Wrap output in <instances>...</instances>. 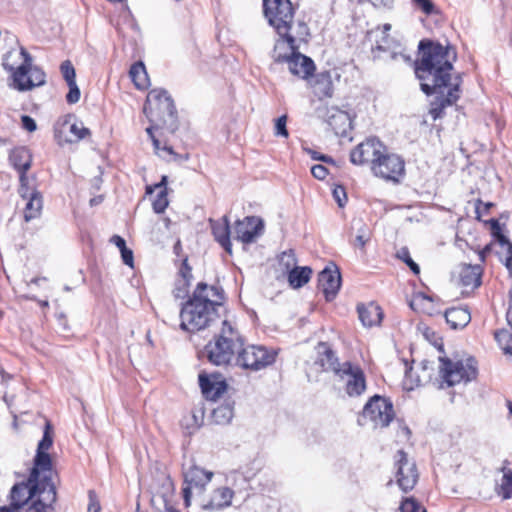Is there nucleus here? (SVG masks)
<instances>
[{
  "mask_svg": "<svg viewBox=\"0 0 512 512\" xmlns=\"http://www.w3.org/2000/svg\"><path fill=\"white\" fill-rule=\"evenodd\" d=\"M419 50L421 57L415 62V74L420 81L421 90L426 95H431L449 87L446 96L437 97L431 103L429 114L436 120L442 117L445 107L454 104L460 97L462 74H456L451 82L457 52L449 44L444 46L430 40L420 41Z\"/></svg>",
  "mask_w": 512,
  "mask_h": 512,
  "instance_id": "obj_1",
  "label": "nucleus"
},
{
  "mask_svg": "<svg viewBox=\"0 0 512 512\" xmlns=\"http://www.w3.org/2000/svg\"><path fill=\"white\" fill-rule=\"evenodd\" d=\"M225 301V292L221 286L199 282L180 310V328L191 333L209 328L220 318L221 311L225 310Z\"/></svg>",
  "mask_w": 512,
  "mask_h": 512,
  "instance_id": "obj_2",
  "label": "nucleus"
},
{
  "mask_svg": "<svg viewBox=\"0 0 512 512\" xmlns=\"http://www.w3.org/2000/svg\"><path fill=\"white\" fill-rule=\"evenodd\" d=\"M56 487L51 477L44 476L40 482L15 484L10 493V505L25 512H49L56 502Z\"/></svg>",
  "mask_w": 512,
  "mask_h": 512,
  "instance_id": "obj_3",
  "label": "nucleus"
},
{
  "mask_svg": "<svg viewBox=\"0 0 512 512\" xmlns=\"http://www.w3.org/2000/svg\"><path fill=\"white\" fill-rule=\"evenodd\" d=\"M221 323L220 331L204 347L208 361L216 366L230 364L244 345L243 337L230 321L225 319Z\"/></svg>",
  "mask_w": 512,
  "mask_h": 512,
  "instance_id": "obj_4",
  "label": "nucleus"
},
{
  "mask_svg": "<svg viewBox=\"0 0 512 512\" xmlns=\"http://www.w3.org/2000/svg\"><path fill=\"white\" fill-rule=\"evenodd\" d=\"M2 65L12 74L14 87L19 91L30 90L45 83V73L40 68L32 66V57L24 48H21L20 52H7Z\"/></svg>",
  "mask_w": 512,
  "mask_h": 512,
  "instance_id": "obj_5",
  "label": "nucleus"
},
{
  "mask_svg": "<svg viewBox=\"0 0 512 512\" xmlns=\"http://www.w3.org/2000/svg\"><path fill=\"white\" fill-rule=\"evenodd\" d=\"M439 376L441 386H455L468 383L476 379L478 374L477 362L473 357L453 360L446 356H439Z\"/></svg>",
  "mask_w": 512,
  "mask_h": 512,
  "instance_id": "obj_6",
  "label": "nucleus"
},
{
  "mask_svg": "<svg viewBox=\"0 0 512 512\" xmlns=\"http://www.w3.org/2000/svg\"><path fill=\"white\" fill-rule=\"evenodd\" d=\"M263 12L277 35L288 36V40L293 42V37L289 33L296 26L297 21H294L295 9L292 2L290 0H263Z\"/></svg>",
  "mask_w": 512,
  "mask_h": 512,
  "instance_id": "obj_7",
  "label": "nucleus"
},
{
  "mask_svg": "<svg viewBox=\"0 0 512 512\" xmlns=\"http://www.w3.org/2000/svg\"><path fill=\"white\" fill-rule=\"evenodd\" d=\"M277 356V351L263 345H244L239 349L235 358L236 365L244 370L257 372L272 365Z\"/></svg>",
  "mask_w": 512,
  "mask_h": 512,
  "instance_id": "obj_8",
  "label": "nucleus"
},
{
  "mask_svg": "<svg viewBox=\"0 0 512 512\" xmlns=\"http://www.w3.org/2000/svg\"><path fill=\"white\" fill-rule=\"evenodd\" d=\"M289 34L293 37V42L288 40V36L278 35L274 43L271 57L276 63H284L292 52L299 49V43L307 41L310 36V30L306 22L299 19L297 20L296 26L293 27V30H291Z\"/></svg>",
  "mask_w": 512,
  "mask_h": 512,
  "instance_id": "obj_9",
  "label": "nucleus"
},
{
  "mask_svg": "<svg viewBox=\"0 0 512 512\" xmlns=\"http://www.w3.org/2000/svg\"><path fill=\"white\" fill-rule=\"evenodd\" d=\"M371 171L376 177L398 183L405 174V162L401 156L389 153L385 147L384 153H381Z\"/></svg>",
  "mask_w": 512,
  "mask_h": 512,
  "instance_id": "obj_10",
  "label": "nucleus"
},
{
  "mask_svg": "<svg viewBox=\"0 0 512 512\" xmlns=\"http://www.w3.org/2000/svg\"><path fill=\"white\" fill-rule=\"evenodd\" d=\"M363 417L375 427H386L394 418L393 404L389 399L374 395L363 408Z\"/></svg>",
  "mask_w": 512,
  "mask_h": 512,
  "instance_id": "obj_11",
  "label": "nucleus"
},
{
  "mask_svg": "<svg viewBox=\"0 0 512 512\" xmlns=\"http://www.w3.org/2000/svg\"><path fill=\"white\" fill-rule=\"evenodd\" d=\"M396 482L403 492L412 490L419 478L416 463L408 458L407 453L398 450L395 454Z\"/></svg>",
  "mask_w": 512,
  "mask_h": 512,
  "instance_id": "obj_12",
  "label": "nucleus"
},
{
  "mask_svg": "<svg viewBox=\"0 0 512 512\" xmlns=\"http://www.w3.org/2000/svg\"><path fill=\"white\" fill-rule=\"evenodd\" d=\"M183 475L185 486L182 489V494L185 506L189 507L191 505L192 490L196 489L199 493H202L207 484L211 481L213 472L192 465L183 472Z\"/></svg>",
  "mask_w": 512,
  "mask_h": 512,
  "instance_id": "obj_13",
  "label": "nucleus"
},
{
  "mask_svg": "<svg viewBox=\"0 0 512 512\" xmlns=\"http://www.w3.org/2000/svg\"><path fill=\"white\" fill-rule=\"evenodd\" d=\"M385 147L379 139L375 137L367 138L351 150L350 161L358 166L369 164L372 169L381 153H384Z\"/></svg>",
  "mask_w": 512,
  "mask_h": 512,
  "instance_id": "obj_14",
  "label": "nucleus"
},
{
  "mask_svg": "<svg viewBox=\"0 0 512 512\" xmlns=\"http://www.w3.org/2000/svg\"><path fill=\"white\" fill-rule=\"evenodd\" d=\"M263 231L264 222L257 216H247L234 224V238L243 244L254 243Z\"/></svg>",
  "mask_w": 512,
  "mask_h": 512,
  "instance_id": "obj_15",
  "label": "nucleus"
},
{
  "mask_svg": "<svg viewBox=\"0 0 512 512\" xmlns=\"http://www.w3.org/2000/svg\"><path fill=\"white\" fill-rule=\"evenodd\" d=\"M337 377L346 380L345 391L350 397H358L366 390V378L359 365H354L349 361L344 362V369Z\"/></svg>",
  "mask_w": 512,
  "mask_h": 512,
  "instance_id": "obj_16",
  "label": "nucleus"
},
{
  "mask_svg": "<svg viewBox=\"0 0 512 512\" xmlns=\"http://www.w3.org/2000/svg\"><path fill=\"white\" fill-rule=\"evenodd\" d=\"M318 284L325 299L332 301L341 287V274L338 268L336 266L324 268L318 275Z\"/></svg>",
  "mask_w": 512,
  "mask_h": 512,
  "instance_id": "obj_17",
  "label": "nucleus"
},
{
  "mask_svg": "<svg viewBox=\"0 0 512 512\" xmlns=\"http://www.w3.org/2000/svg\"><path fill=\"white\" fill-rule=\"evenodd\" d=\"M284 63H287L288 69L292 75L301 79H307L315 70L312 59L300 53L299 49L292 52Z\"/></svg>",
  "mask_w": 512,
  "mask_h": 512,
  "instance_id": "obj_18",
  "label": "nucleus"
},
{
  "mask_svg": "<svg viewBox=\"0 0 512 512\" xmlns=\"http://www.w3.org/2000/svg\"><path fill=\"white\" fill-rule=\"evenodd\" d=\"M9 160L11 165L18 171L19 180L21 184V192L24 186L27 184L28 179L26 172L30 169L32 163V156L30 151L26 147L14 148L10 155Z\"/></svg>",
  "mask_w": 512,
  "mask_h": 512,
  "instance_id": "obj_19",
  "label": "nucleus"
},
{
  "mask_svg": "<svg viewBox=\"0 0 512 512\" xmlns=\"http://www.w3.org/2000/svg\"><path fill=\"white\" fill-rule=\"evenodd\" d=\"M316 363L319 364L324 371H331L336 376L344 369V362H339L335 352L326 342H320L317 345Z\"/></svg>",
  "mask_w": 512,
  "mask_h": 512,
  "instance_id": "obj_20",
  "label": "nucleus"
},
{
  "mask_svg": "<svg viewBox=\"0 0 512 512\" xmlns=\"http://www.w3.org/2000/svg\"><path fill=\"white\" fill-rule=\"evenodd\" d=\"M164 104L166 108H172V98L167 90L162 88H155L149 91L146 102L143 107V112L151 123H154V108Z\"/></svg>",
  "mask_w": 512,
  "mask_h": 512,
  "instance_id": "obj_21",
  "label": "nucleus"
},
{
  "mask_svg": "<svg viewBox=\"0 0 512 512\" xmlns=\"http://www.w3.org/2000/svg\"><path fill=\"white\" fill-rule=\"evenodd\" d=\"M199 385L203 395L210 400H216L227 388L226 382L215 374H200Z\"/></svg>",
  "mask_w": 512,
  "mask_h": 512,
  "instance_id": "obj_22",
  "label": "nucleus"
},
{
  "mask_svg": "<svg viewBox=\"0 0 512 512\" xmlns=\"http://www.w3.org/2000/svg\"><path fill=\"white\" fill-rule=\"evenodd\" d=\"M212 234L216 242L229 254H232V244L230 241V221L228 216H223L219 220H209Z\"/></svg>",
  "mask_w": 512,
  "mask_h": 512,
  "instance_id": "obj_23",
  "label": "nucleus"
},
{
  "mask_svg": "<svg viewBox=\"0 0 512 512\" xmlns=\"http://www.w3.org/2000/svg\"><path fill=\"white\" fill-rule=\"evenodd\" d=\"M51 458L47 451L37 450L34 458V466L29 475V482H40L47 473L51 474ZM50 477V475H48Z\"/></svg>",
  "mask_w": 512,
  "mask_h": 512,
  "instance_id": "obj_24",
  "label": "nucleus"
},
{
  "mask_svg": "<svg viewBox=\"0 0 512 512\" xmlns=\"http://www.w3.org/2000/svg\"><path fill=\"white\" fill-rule=\"evenodd\" d=\"M234 491L229 487H219L213 490L209 501L203 505L205 510H221L232 503Z\"/></svg>",
  "mask_w": 512,
  "mask_h": 512,
  "instance_id": "obj_25",
  "label": "nucleus"
},
{
  "mask_svg": "<svg viewBox=\"0 0 512 512\" xmlns=\"http://www.w3.org/2000/svg\"><path fill=\"white\" fill-rule=\"evenodd\" d=\"M162 122L163 127H165L170 133H174L178 129V118L177 111L172 100V108H166L164 104L161 106H156L154 108V123Z\"/></svg>",
  "mask_w": 512,
  "mask_h": 512,
  "instance_id": "obj_26",
  "label": "nucleus"
},
{
  "mask_svg": "<svg viewBox=\"0 0 512 512\" xmlns=\"http://www.w3.org/2000/svg\"><path fill=\"white\" fill-rule=\"evenodd\" d=\"M357 312L362 325L365 327L380 324L383 316L381 307L374 302L359 304Z\"/></svg>",
  "mask_w": 512,
  "mask_h": 512,
  "instance_id": "obj_27",
  "label": "nucleus"
},
{
  "mask_svg": "<svg viewBox=\"0 0 512 512\" xmlns=\"http://www.w3.org/2000/svg\"><path fill=\"white\" fill-rule=\"evenodd\" d=\"M328 125L338 136H346L352 128V121L349 114L339 109H332L328 115Z\"/></svg>",
  "mask_w": 512,
  "mask_h": 512,
  "instance_id": "obj_28",
  "label": "nucleus"
},
{
  "mask_svg": "<svg viewBox=\"0 0 512 512\" xmlns=\"http://www.w3.org/2000/svg\"><path fill=\"white\" fill-rule=\"evenodd\" d=\"M23 198H27L28 201L25 205L24 218L26 221H30L40 215L43 206L42 196L38 191H32L29 193L27 184L24 186L23 191H20Z\"/></svg>",
  "mask_w": 512,
  "mask_h": 512,
  "instance_id": "obj_29",
  "label": "nucleus"
},
{
  "mask_svg": "<svg viewBox=\"0 0 512 512\" xmlns=\"http://www.w3.org/2000/svg\"><path fill=\"white\" fill-rule=\"evenodd\" d=\"M489 224L493 237L507 254L505 266L509 272H512V243L507 236L503 234L502 227L497 219H491Z\"/></svg>",
  "mask_w": 512,
  "mask_h": 512,
  "instance_id": "obj_30",
  "label": "nucleus"
},
{
  "mask_svg": "<svg viewBox=\"0 0 512 512\" xmlns=\"http://www.w3.org/2000/svg\"><path fill=\"white\" fill-rule=\"evenodd\" d=\"M167 183L168 177L166 175H163L159 183L149 185L146 187L147 194H152L155 189H159V192L152 204L153 210L157 214L163 213L169 204L167 198Z\"/></svg>",
  "mask_w": 512,
  "mask_h": 512,
  "instance_id": "obj_31",
  "label": "nucleus"
},
{
  "mask_svg": "<svg viewBox=\"0 0 512 512\" xmlns=\"http://www.w3.org/2000/svg\"><path fill=\"white\" fill-rule=\"evenodd\" d=\"M445 319L452 329H462L471 321V314L467 307H453L445 311Z\"/></svg>",
  "mask_w": 512,
  "mask_h": 512,
  "instance_id": "obj_32",
  "label": "nucleus"
},
{
  "mask_svg": "<svg viewBox=\"0 0 512 512\" xmlns=\"http://www.w3.org/2000/svg\"><path fill=\"white\" fill-rule=\"evenodd\" d=\"M481 274L479 265H464L460 271V282L464 287L477 288L481 284Z\"/></svg>",
  "mask_w": 512,
  "mask_h": 512,
  "instance_id": "obj_33",
  "label": "nucleus"
},
{
  "mask_svg": "<svg viewBox=\"0 0 512 512\" xmlns=\"http://www.w3.org/2000/svg\"><path fill=\"white\" fill-rule=\"evenodd\" d=\"M129 76L137 89L145 90L148 88L150 84L149 77L142 61L132 64L129 70Z\"/></svg>",
  "mask_w": 512,
  "mask_h": 512,
  "instance_id": "obj_34",
  "label": "nucleus"
},
{
  "mask_svg": "<svg viewBox=\"0 0 512 512\" xmlns=\"http://www.w3.org/2000/svg\"><path fill=\"white\" fill-rule=\"evenodd\" d=\"M158 128H159L158 124L151 125L146 128V132L152 141L155 153L164 159H167L166 156L164 155V153L169 156H173L174 160L180 159L181 156H179L177 153H175L171 146L167 145L166 143L163 146L161 145V141L154 134V130H157Z\"/></svg>",
  "mask_w": 512,
  "mask_h": 512,
  "instance_id": "obj_35",
  "label": "nucleus"
},
{
  "mask_svg": "<svg viewBox=\"0 0 512 512\" xmlns=\"http://www.w3.org/2000/svg\"><path fill=\"white\" fill-rule=\"evenodd\" d=\"M158 128H159L158 124L151 125L146 128V132L152 141L155 153L164 159H167L166 156L164 155V153L169 156H173L174 160L180 159L181 156H179L177 153H175L171 146L167 145L166 143L163 146L161 145V141L154 134V130H157Z\"/></svg>",
  "mask_w": 512,
  "mask_h": 512,
  "instance_id": "obj_36",
  "label": "nucleus"
},
{
  "mask_svg": "<svg viewBox=\"0 0 512 512\" xmlns=\"http://www.w3.org/2000/svg\"><path fill=\"white\" fill-rule=\"evenodd\" d=\"M234 416V408L230 402H225L212 409L211 420L218 425L229 424Z\"/></svg>",
  "mask_w": 512,
  "mask_h": 512,
  "instance_id": "obj_37",
  "label": "nucleus"
},
{
  "mask_svg": "<svg viewBox=\"0 0 512 512\" xmlns=\"http://www.w3.org/2000/svg\"><path fill=\"white\" fill-rule=\"evenodd\" d=\"M311 274L312 270L307 266L295 267L288 273V282L291 287L300 288L310 280Z\"/></svg>",
  "mask_w": 512,
  "mask_h": 512,
  "instance_id": "obj_38",
  "label": "nucleus"
},
{
  "mask_svg": "<svg viewBox=\"0 0 512 512\" xmlns=\"http://www.w3.org/2000/svg\"><path fill=\"white\" fill-rule=\"evenodd\" d=\"M315 93L320 97H331L333 94V84L329 73H321L317 76L315 83Z\"/></svg>",
  "mask_w": 512,
  "mask_h": 512,
  "instance_id": "obj_39",
  "label": "nucleus"
},
{
  "mask_svg": "<svg viewBox=\"0 0 512 512\" xmlns=\"http://www.w3.org/2000/svg\"><path fill=\"white\" fill-rule=\"evenodd\" d=\"M500 471L503 473V476L498 488V494L503 499H509L512 497V470L504 465Z\"/></svg>",
  "mask_w": 512,
  "mask_h": 512,
  "instance_id": "obj_40",
  "label": "nucleus"
},
{
  "mask_svg": "<svg viewBox=\"0 0 512 512\" xmlns=\"http://www.w3.org/2000/svg\"><path fill=\"white\" fill-rule=\"evenodd\" d=\"M69 132L71 133L72 138L68 139L67 142L70 143L79 142L91 135L90 130L84 126L82 121L78 120L70 125Z\"/></svg>",
  "mask_w": 512,
  "mask_h": 512,
  "instance_id": "obj_41",
  "label": "nucleus"
},
{
  "mask_svg": "<svg viewBox=\"0 0 512 512\" xmlns=\"http://www.w3.org/2000/svg\"><path fill=\"white\" fill-rule=\"evenodd\" d=\"M495 340L497 341L504 354L512 355V334L509 330L501 329L496 331Z\"/></svg>",
  "mask_w": 512,
  "mask_h": 512,
  "instance_id": "obj_42",
  "label": "nucleus"
},
{
  "mask_svg": "<svg viewBox=\"0 0 512 512\" xmlns=\"http://www.w3.org/2000/svg\"><path fill=\"white\" fill-rule=\"evenodd\" d=\"M414 8L426 16L439 15L440 10L432 0H412Z\"/></svg>",
  "mask_w": 512,
  "mask_h": 512,
  "instance_id": "obj_43",
  "label": "nucleus"
},
{
  "mask_svg": "<svg viewBox=\"0 0 512 512\" xmlns=\"http://www.w3.org/2000/svg\"><path fill=\"white\" fill-rule=\"evenodd\" d=\"M357 226V235L355 238L356 245L360 248H364L366 243L370 239V231L366 224L362 222V220H358L354 222Z\"/></svg>",
  "mask_w": 512,
  "mask_h": 512,
  "instance_id": "obj_44",
  "label": "nucleus"
},
{
  "mask_svg": "<svg viewBox=\"0 0 512 512\" xmlns=\"http://www.w3.org/2000/svg\"><path fill=\"white\" fill-rule=\"evenodd\" d=\"M406 370H405V377L403 381L404 388L408 391L413 390L415 387L420 385V378L418 376L413 375V369L411 366H408V363H405Z\"/></svg>",
  "mask_w": 512,
  "mask_h": 512,
  "instance_id": "obj_45",
  "label": "nucleus"
},
{
  "mask_svg": "<svg viewBox=\"0 0 512 512\" xmlns=\"http://www.w3.org/2000/svg\"><path fill=\"white\" fill-rule=\"evenodd\" d=\"M397 257L399 259H401L403 262L406 263V265L412 270V272L414 274H419L420 273V268L418 266L417 263H415L413 261V259L411 258L410 256V252L408 250V248L406 247H402L398 252H397Z\"/></svg>",
  "mask_w": 512,
  "mask_h": 512,
  "instance_id": "obj_46",
  "label": "nucleus"
},
{
  "mask_svg": "<svg viewBox=\"0 0 512 512\" xmlns=\"http://www.w3.org/2000/svg\"><path fill=\"white\" fill-rule=\"evenodd\" d=\"M279 263L287 270L295 268L297 263L295 252L292 249L282 252Z\"/></svg>",
  "mask_w": 512,
  "mask_h": 512,
  "instance_id": "obj_47",
  "label": "nucleus"
},
{
  "mask_svg": "<svg viewBox=\"0 0 512 512\" xmlns=\"http://www.w3.org/2000/svg\"><path fill=\"white\" fill-rule=\"evenodd\" d=\"M53 444V438L51 433L50 423H47L42 436V439L38 443L37 450L48 451Z\"/></svg>",
  "mask_w": 512,
  "mask_h": 512,
  "instance_id": "obj_48",
  "label": "nucleus"
},
{
  "mask_svg": "<svg viewBox=\"0 0 512 512\" xmlns=\"http://www.w3.org/2000/svg\"><path fill=\"white\" fill-rule=\"evenodd\" d=\"M60 70H61L63 78L65 79V81L67 83L76 81L75 80L76 72H75L73 65L71 64V62L69 60L62 62L61 66H60Z\"/></svg>",
  "mask_w": 512,
  "mask_h": 512,
  "instance_id": "obj_49",
  "label": "nucleus"
},
{
  "mask_svg": "<svg viewBox=\"0 0 512 512\" xmlns=\"http://www.w3.org/2000/svg\"><path fill=\"white\" fill-rule=\"evenodd\" d=\"M287 116L282 115L275 121V135L288 138L289 132L287 130Z\"/></svg>",
  "mask_w": 512,
  "mask_h": 512,
  "instance_id": "obj_50",
  "label": "nucleus"
},
{
  "mask_svg": "<svg viewBox=\"0 0 512 512\" xmlns=\"http://www.w3.org/2000/svg\"><path fill=\"white\" fill-rule=\"evenodd\" d=\"M68 87H69V92L67 93L66 95V101L69 103V104H75L79 101L80 99V89L75 82H71V83H67Z\"/></svg>",
  "mask_w": 512,
  "mask_h": 512,
  "instance_id": "obj_51",
  "label": "nucleus"
},
{
  "mask_svg": "<svg viewBox=\"0 0 512 512\" xmlns=\"http://www.w3.org/2000/svg\"><path fill=\"white\" fill-rule=\"evenodd\" d=\"M419 504L414 498H405L399 507L400 512H418Z\"/></svg>",
  "mask_w": 512,
  "mask_h": 512,
  "instance_id": "obj_52",
  "label": "nucleus"
},
{
  "mask_svg": "<svg viewBox=\"0 0 512 512\" xmlns=\"http://www.w3.org/2000/svg\"><path fill=\"white\" fill-rule=\"evenodd\" d=\"M180 275L184 280V286H189L190 280L192 279V269L189 266L187 259H185L180 268Z\"/></svg>",
  "mask_w": 512,
  "mask_h": 512,
  "instance_id": "obj_53",
  "label": "nucleus"
},
{
  "mask_svg": "<svg viewBox=\"0 0 512 512\" xmlns=\"http://www.w3.org/2000/svg\"><path fill=\"white\" fill-rule=\"evenodd\" d=\"M333 197L340 207H343L347 201V196L344 187L337 186L333 190Z\"/></svg>",
  "mask_w": 512,
  "mask_h": 512,
  "instance_id": "obj_54",
  "label": "nucleus"
},
{
  "mask_svg": "<svg viewBox=\"0 0 512 512\" xmlns=\"http://www.w3.org/2000/svg\"><path fill=\"white\" fill-rule=\"evenodd\" d=\"M311 173L316 179L324 180L328 175V169L324 165L317 164L312 166Z\"/></svg>",
  "mask_w": 512,
  "mask_h": 512,
  "instance_id": "obj_55",
  "label": "nucleus"
},
{
  "mask_svg": "<svg viewBox=\"0 0 512 512\" xmlns=\"http://www.w3.org/2000/svg\"><path fill=\"white\" fill-rule=\"evenodd\" d=\"M21 122H22V127L25 130H27L28 132H33L37 128L35 120L28 115H23L21 117Z\"/></svg>",
  "mask_w": 512,
  "mask_h": 512,
  "instance_id": "obj_56",
  "label": "nucleus"
},
{
  "mask_svg": "<svg viewBox=\"0 0 512 512\" xmlns=\"http://www.w3.org/2000/svg\"><path fill=\"white\" fill-rule=\"evenodd\" d=\"M100 503L93 491H89V505L87 512H100Z\"/></svg>",
  "mask_w": 512,
  "mask_h": 512,
  "instance_id": "obj_57",
  "label": "nucleus"
},
{
  "mask_svg": "<svg viewBox=\"0 0 512 512\" xmlns=\"http://www.w3.org/2000/svg\"><path fill=\"white\" fill-rule=\"evenodd\" d=\"M121 252L122 261L124 264L128 265L129 267H133V252L129 248H124Z\"/></svg>",
  "mask_w": 512,
  "mask_h": 512,
  "instance_id": "obj_58",
  "label": "nucleus"
},
{
  "mask_svg": "<svg viewBox=\"0 0 512 512\" xmlns=\"http://www.w3.org/2000/svg\"><path fill=\"white\" fill-rule=\"evenodd\" d=\"M506 319L508 325L512 328V290L509 291V302H508V308L506 312Z\"/></svg>",
  "mask_w": 512,
  "mask_h": 512,
  "instance_id": "obj_59",
  "label": "nucleus"
},
{
  "mask_svg": "<svg viewBox=\"0 0 512 512\" xmlns=\"http://www.w3.org/2000/svg\"><path fill=\"white\" fill-rule=\"evenodd\" d=\"M110 241L113 244H115L119 248L120 251L123 250L124 248H126V242H125L124 238H122L119 235L112 236Z\"/></svg>",
  "mask_w": 512,
  "mask_h": 512,
  "instance_id": "obj_60",
  "label": "nucleus"
},
{
  "mask_svg": "<svg viewBox=\"0 0 512 512\" xmlns=\"http://www.w3.org/2000/svg\"><path fill=\"white\" fill-rule=\"evenodd\" d=\"M375 6H383L390 8L394 0H370Z\"/></svg>",
  "mask_w": 512,
  "mask_h": 512,
  "instance_id": "obj_61",
  "label": "nucleus"
},
{
  "mask_svg": "<svg viewBox=\"0 0 512 512\" xmlns=\"http://www.w3.org/2000/svg\"><path fill=\"white\" fill-rule=\"evenodd\" d=\"M0 512H25L22 509L15 508L12 505L0 507Z\"/></svg>",
  "mask_w": 512,
  "mask_h": 512,
  "instance_id": "obj_62",
  "label": "nucleus"
},
{
  "mask_svg": "<svg viewBox=\"0 0 512 512\" xmlns=\"http://www.w3.org/2000/svg\"><path fill=\"white\" fill-rule=\"evenodd\" d=\"M162 501L164 503V510L162 512H180L178 509H176L173 506L169 505L165 498H162Z\"/></svg>",
  "mask_w": 512,
  "mask_h": 512,
  "instance_id": "obj_63",
  "label": "nucleus"
},
{
  "mask_svg": "<svg viewBox=\"0 0 512 512\" xmlns=\"http://www.w3.org/2000/svg\"><path fill=\"white\" fill-rule=\"evenodd\" d=\"M102 201H103V196L100 195V196L92 198L90 200V205L91 206H95V205L100 204Z\"/></svg>",
  "mask_w": 512,
  "mask_h": 512,
  "instance_id": "obj_64",
  "label": "nucleus"
}]
</instances>
